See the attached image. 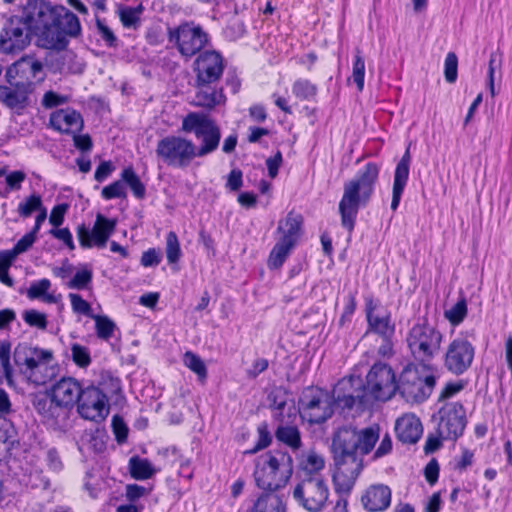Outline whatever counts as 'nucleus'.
<instances>
[{
	"label": "nucleus",
	"mask_w": 512,
	"mask_h": 512,
	"mask_svg": "<svg viewBox=\"0 0 512 512\" xmlns=\"http://www.w3.org/2000/svg\"><path fill=\"white\" fill-rule=\"evenodd\" d=\"M379 438L378 425L360 430L344 426L334 433L331 444L335 465L333 482L338 492H350L363 469V456L373 450Z\"/></svg>",
	"instance_id": "obj_1"
},
{
	"label": "nucleus",
	"mask_w": 512,
	"mask_h": 512,
	"mask_svg": "<svg viewBox=\"0 0 512 512\" xmlns=\"http://www.w3.org/2000/svg\"><path fill=\"white\" fill-rule=\"evenodd\" d=\"M379 170L377 164L369 162L353 179L344 184L339 213L342 226L349 232L354 229L359 208L369 202L374 192Z\"/></svg>",
	"instance_id": "obj_2"
},
{
	"label": "nucleus",
	"mask_w": 512,
	"mask_h": 512,
	"mask_svg": "<svg viewBox=\"0 0 512 512\" xmlns=\"http://www.w3.org/2000/svg\"><path fill=\"white\" fill-rule=\"evenodd\" d=\"M293 472L292 458L282 451L267 452L256 460L254 479L263 490L283 487Z\"/></svg>",
	"instance_id": "obj_3"
},
{
	"label": "nucleus",
	"mask_w": 512,
	"mask_h": 512,
	"mask_svg": "<svg viewBox=\"0 0 512 512\" xmlns=\"http://www.w3.org/2000/svg\"><path fill=\"white\" fill-rule=\"evenodd\" d=\"M50 350L32 347L26 343L18 344L13 359L20 373L35 385H44L50 378L47 364L52 360Z\"/></svg>",
	"instance_id": "obj_4"
},
{
	"label": "nucleus",
	"mask_w": 512,
	"mask_h": 512,
	"mask_svg": "<svg viewBox=\"0 0 512 512\" xmlns=\"http://www.w3.org/2000/svg\"><path fill=\"white\" fill-rule=\"evenodd\" d=\"M436 378L429 366L409 365L400 375L397 389L408 402H423L432 393Z\"/></svg>",
	"instance_id": "obj_5"
},
{
	"label": "nucleus",
	"mask_w": 512,
	"mask_h": 512,
	"mask_svg": "<svg viewBox=\"0 0 512 512\" xmlns=\"http://www.w3.org/2000/svg\"><path fill=\"white\" fill-rule=\"evenodd\" d=\"M182 131L194 133L200 141V146L195 145L196 156L201 158L215 151L221 139V132L214 120L200 112H191L182 120Z\"/></svg>",
	"instance_id": "obj_6"
},
{
	"label": "nucleus",
	"mask_w": 512,
	"mask_h": 512,
	"mask_svg": "<svg viewBox=\"0 0 512 512\" xmlns=\"http://www.w3.org/2000/svg\"><path fill=\"white\" fill-rule=\"evenodd\" d=\"M155 153L160 162L178 169L188 167L197 158L195 144L187 138L175 135L159 140Z\"/></svg>",
	"instance_id": "obj_7"
},
{
	"label": "nucleus",
	"mask_w": 512,
	"mask_h": 512,
	"mask_svg": "<svg viewBox=\"0 0 512 512\" xmlns=\"http://www.w3.org/2000/svg\"><path fill=\"white\" fill-rule=\"evenodd\" d=\"M406 342L416 360L428 361L438 353L442 342V334L424 321L412 326L407 334Z\"/></svg>",
	"instance_id": "obj_8"
},
{
	"label": "nucleus",
	"mask_w": 512,
	"mask_h": 512,
	"mask_svg": "<svg viewBox=\"0 0 512 512\" xmlns=\"http://www.w3.org/2000/svg\"><path fill=\"white\" fill-rule=\"evenodd\" d=\"M333 405V397L328 391L308 387L303 390L299 399V414L303 420L319 424L332 416Z\"/></svg>",
	"instance_id": "obj_9"
},
{
	"label": "nucleus",
	"mask_w": 512,
	"mask_h": 512,
	"mask_svg": "<svg viewBox=\"0 0 512 512\" xmlns=\"http://www.w3.org/2000/svg\"><path fill=\"white\" fill-rule=\"evenodd\" d=\"M328 496V487L320 475L301 478L293 490V498L309 512H320L325 507Z\"/></svg>",
	"instance_id": "obj_10"
},
{
	"label": "nucleus",
	"mask_w": 512,
	"mask_h": 512,
	"mask_svg": "<svg viewBox=\"0 0 512 512\" xmlns=\"http://www.w3.org/2000/svg\"><path fill=\"white\" fill-rule=\"evenodd\" d=\"M31 31L27 11L23 17L9 18L0 31V51L4 54H15L24 50L30 44Z\"/></svg>",
	"instance_id": "obj_11"
},
{
	"label": "nucleus",
	"mask_w": 512,
	"mask_h": 512,
	"mask_svg": "<svg viewBox=\"0 0 512 512\" xmlns=\"http://www.w3.org/2000/svg\"><path fill=\"white\" fill-rule=\"evenodd\" d=\"M168 40L183 57L191 58L208 43V35L200 26L185 22L168 30Z\"/></svg>",
	"instance_id": "obj_12"
},
{
	"label": "nucleus",
	"mask_w": 512,
	"mask_h": 512,
	"mask_svg": "<svg viewBox=\"0 0 512 512\" xmlns=\"http://www.w3.org/2000/svg\"><path fill=\"white\" fill-rule=\"evenodd\" d=\"M366 391L370 402L374 400H389L397 390L396 377L390 366L376 363L366 376Z\"/></svg>",
	"instance_id": "obj_13"
},
{
	"label": "nucleus",
	"mask_w": 512,
	"mask_h": 512,
	"mask_svg": "<svg viewBox=\"0 0 512 512\" xmlns=\"http://www.w3.org/2000/svg\"><path fill=\"white\" fill-rule=\"evenodd\" d=\"M333 402L341 408L365 407L370 402L365 385L357 377L343 378L337 382L332 392Z\"/></svg>",
	"instance_id": "obj_14"
},
{
	"label": "nucleus",
	"mask_w": 512,
	"mask_h": 512,
	"mask_svg": "<svg viewBox=\"0 0 512 512\" xmlns=\"http://www.w3.org/2000/svg\"><path fill=\"white\" fill-rule=\"evenodd\" d=\"M39 2L30 4L27 7V20L30 21L32 31L39 35V39L42 42V46L47 49H64L68 43V40L61 32L56 21L52 23H45L44 18L38 14Z\"/></svg>",
	"instance_id": "obj_15"
},
{
	"label": "nucleus",
	"mask_w": 512,
	"mask_h": 512,
	"mask_svg": "<svg viewBox=\"0 0 512 512\" xmlns=\"http://www.w3.org/2000/svg\"><path fill=\"white\" fill-rule=\"evenodd\" d=\"M77 411L86 420L101 422L110 412L108 397L99 387L87 386L82 389Z\"/></svg>",
	"instance_id": "obj_16"
},
{
	"label": "nucleus",
	"mask_w": 512,
	"mask_h": 512,
	"mask_svg": "<svg viewBox=\"0 0 512 512\" xmlns=\"http://www.w3.org/2000/svg\"><path fill=\"white\" fill-rule=\"evenodd\" d=\"M474 355V346L461 333L448 344L444 357V366L452 374L461 375L470 368Z\"/></svg>",
	"instance_id": "obj_17"
},
{
	"label": "nucleus",
	"mask_w": 512,
	"mask_h": 512,
	"mask_svg": "<svg viewBox=\"0 0 512 512\" xmlns=\"http://www.w3.org/2000/svg\"><path fill=\"white\" fill-rule=\"evenodd\" d=\"M466 422L465 409L461 403H446L439 410L437 434L443 440H456L463 434Z\"/></svg>",
	"instance_id": "obj_18"
},
{
	"label": "nucleus",
	"mask_w": 512,
	"mask_h": 512,
	"mask_svg": "<svg viewBox=\"0 0 512 512\" xmlns=\"http://www.w3.org/2000/svg\"><path fill=\"white\" fill-rule=\"evenodd\" d=\"M117 220L109 219L102 214H97L95 223L91 230L85 225H80L77 228V237L80 245L83 248H91L96 246L98 248L105 247L109 237L114 233Z\"/></svg>",
	"instance_id": "obj_19"
},
{
	"label": "nucleus",
	"mask_w": 512,
	"mask_h": 512,
	"mask_svg": "<svg viewBox=\"0 0 512 512\" xmlns=\"http://www.w3.org/2000/svg\"><path fill=\"white\" fill-rule=\"evenodd\" d=\"M224 59L220 53L208 50L200 53L194 62L197 86L217 82L224 71Z\"/></svg>",
	"instance_id": "obj_20"
},
{
	"label": "nucleus",
	"mask_w": 512,
	"mask_h": 512,
	"mask_svg": "<svg viewBox=\"0 0 512 512\" xmlns=\"http://www.w3.org/2000/svg\"><path fill=\"white\" fill-rule=\"evenodd\" d=\"M38 9V14L40 17L44 18L43 21H46L45 23H52L53 21H56L66 39L68 36L76 37L80 34V22L74 13L64 9L63 7L59 9L53 8L45 2H39Z\"/></svg>",
	"instance_id": "obj_21"
},
{
	"label": "nucleus",
	"mask_w": 512,
	"mask_h": 512,
	"mask_svg": "<svg viewBox=\"0 0 512 512\" xmlns=\"http://www.w3.org/2000/svg\"><path fill=\"white\" fill-rule=\"evenodd\" d=\"M366 318L368 329L363 339H370L377 336H394L395 324L391 320V314L378 307L372 300L366 303Z\"/></svg>",
	"instance_id": "obj_22"
},
{
	"label": "nucleus",
	"mask_w": 512,
	"mask_h": 512,
	"mask_svg": "<svg viewBox=\"0 0 512 512\" xmlns=\"http://www.w3.org/2000/svg\"><path fill=\"white\" fill-rule=\"evenodd\" d=\"M6 77L9 82L19 77L23 80L20 83L31 84L34 87V81L42 82L45 78L43 64L34 56H23L7 70Z\"/></svg>",
	"instance_id": "obj_23"
},
{
	"label": "nucleus",
	"mask_w": 512,
	"mask_h": 512,
	"mask_svg": "<svg viewBox=\"0 0 512 512\" xmlns=\"http://www.w3.org/2000/svg\"><path fill=\"white\" fill-rule=\"evenodd\" d=\"M11 86L0 85V102L14 113L21 115L30 105L31 84L9 82Z\"/></svg>",
	"instance_id": "obj_24"
},
{
	"label": "nucleus",
	"mask_w": 512,
	"mask_h": 512,
	"mask_svg": "<svg viewBox=\"0 0 512 512\" xmlns=\"http://www.w3.org/2000/svg\"><path fill=\"white\" fill-rule=\"evenodd\" d=\"M82 389L80 383L75 378L62 377L52 385L50 396L53 397L54 401L70 410L78 403Z\"/></svg>",
	"instance_id": "obj_25"
},
{
	"label": "nucleus",
	"mask_w": 512,
	"mask_h": 512,
	"mask_svg": "<svg viewBox=\"0 0 512 512\" xmlns=\"http://www.w3.org/2000/svg\"><path fill=\"white\" fill-rule=\"evenodd\" d=\"M49 121L53 129L66 134L79 133L84 125L81 114L72 108L54 111Z\"/></svg>",
	"instance_id": "obj_26"
},
{
	"label": "nucleus",
	"mask_w": 512,
	"mask_h": 512,
	"mask_svg": "<svg viewBox=\"0 0 512 512\" xmlns=\"http://www.w3.org/2000/svg\"><path fill=\"white\" fill-rule=\"evenodd\" d=\"M361 503L369 512H382L390 506L391 490L384 484L371 485L362 494Z\"/></svg>",
	"instance_id": "obj_27"
},
{
	"label": "nucleus",
	"mask_w": 512,
	"mask_h": 512,
	"mask_svg": "<svg viewBox=\"0 0 512 512\" xmlns=\"http://www.w3.org/2000/svg\"><path fill=\"white\" fill-rule=\"evenodd\" d=\"M33 404L36 411L51 425L60 424L68 417L69 410L54 401L52 396L38 395Z\"/></svg>",
	"instance_id": "obj_28"
},
{
	"label": "nucleus",
	"mask_w": 512,
	"mask_h": 512,
	"mask_svg": "<svg viewBox=\"0 0 512 512\" xmlns=\"http://www.w3.org/2000/svg\"><path fill=\"white\" fill-rule=\"evenodd\" d=\"M411 155L409 147L406 149L394 172L391 209L395 211L400 203L402 193L407 184L410 171Z\"/></svg>",
	"instance_id": "obj_29"
},
{
	"label": "nucleus",
	"mask_w": 512,
	"mask_h": 512,
	"mask_svg": "<svg viewBox=\"0 0 512 512\" xmlns=\"http://www.w3.org/2000/svg\"><path fill=\"white\" fill-rule=\"evenodd\" d=\"M395 431L401 442L414 444L420 439L423 427L419 418L414 414H404L397 419Z\"/></svg>",
	"instance_id": "obj_30"
},
{
	"label": "nucleus",
	"mask_w": 512,
	"mask_h": 512,
	"mask_svg": "<svg viewBox=\"0 0 512 512\" xmlns=\"http://www.w3.org/2000/svg\"><path fill=\"white\" fill-rule=\"evenodd\" d=\"M285 403L282 402L278 404L277 410L279 413L275 414V417L279 419L281 424L276 430V438L285 443L287 446H289L293 450H297L301 447V435L296 426L288 425L284 422V419L282 418V410L285 409Z\"/></svg>",
	"instance_id": "obj_31"
},
{
	"label": "nucleus",
	"mask_w": 512,
	"mask_h": 512,
	"mask_svg": "<svg viewBox=\"0 0 512 512\" xmlns=\"http://www.w3.org/2000/svg\"><path fill=\"white\" fill-rule=\"evenodd\" d=\"M324 466L325 459L323 455L314 449H310L301 455L299 462L300 476L303 478L319 475L318 472L321 471Z\"/></svg>",
	"instance_id": "obj_32"
},
{
	"label": "nucleus",
	"mask_w": 512,
	"mask_h": 512,
	"mask_svg": "<svg viewBox=\"0 0 512 512\" xmlns=\"http://www.w3.org/2000/svg\"><path fill=\"white\" fill-rule=\"evenodd\" d=\"M301 216L292 212L285 219L279 221L277 231L281 234L280 240L290 241L295 245L301 227Z\"/></svg>",
	"instance_id": "obj_33"
},
{
	"label": "nucleus",
	"mask_w": 512,
	"mask_h": 512,
	"mask_svg": "<svg viewBox=\"0 0 512 512\" xmlns=\"http://www.w3.org/2000/svg\"><path fill=\"white\" fill-rule=\"evenodd\" d=\"M200 87L194 99L196 106L212 109L225 103L226 98L221 89H212L207 85H201Z\"/></svg>",
	"instance_id": "obj_34"
},
{
	"label": "nucleus",
	"mask_w": 512,
	"mask_h": 512,
	"mask_svg": "<svg viewBox=\"0 0 512 512\" xmlns=\"http://www.w3.org/2000/svg\"><path fill=\"white\" fill-rule=\"evenodd\" d=\"M250 512H286V505L278 495L265 493L257 498Z\"/></svg>",
	"instance_id": "obj_35"
},
{
	"label": "nucleus",
	"mask_w": 512,
	"mask_h": 512,
	"mask_svg": "<svg viewBox=\"0 0 512 512\" xmlns=\"http://www.w3.org/2000/svg\"><path fill=\"white\" fill-rule=\"evenodd\" d=\"M129 469L133 478L145 480L151 478L156 470L148 459L133 456L129 460Z\"/></svg>",
	"instance_id": "obj_36"
},
{
	"label": "nucleus",
	"mask_w": 512,
	"mask_h": 512,
	"mask_svg": "<svg viewBox=\"0 0 512 512\" xmlns=\"http://www.w3.org/2000/svg\"><path fill=\"white\" fill-rule=\"evenodd\" d=\"M293 247L294 245L290 241L279 239L270 253L268 259L269 268L277 269L281 267Z\"/></svg>",
	"instance_id": "obj_37"
},
{
	"label": "nucleus",
	"mask_w": 512,
	"mask_h": 512,
	"mask_svg": "<svg viewBox=\"0 0 512 512\" xmlns=\"http://www.w3.org/2000/svg\"><path fill=\"white\" fill-rule=\"evenodd\" d=\"M394 336H377L364 341L372 342L373 350L383 358H389L394 354Z\"/></svg>",
	"instance_id": "obj_38"
},
{
	"label": "nucleus",
	"mask_w": 512,
	"mask_h": 512,
	"mask_svg": "<svg viewBox=\"0 0 512 512\" xmlns=\"http://www.w3.org/2000/svg\"><path fill=\"white\" fill-rule=\"evenodd\" d=\"M467 315V302L464 297L460 298L453 306L444 311V317L453 325L457 326L463 322Z\"/></svg>",
	"instance_id": "obj_39"
},
{
	"label": "nucleus",
	"mask_w": 512,
	"mask_h": 512,
	"mask_svg": "<svg viewBox=\"0 0 512 512\" xmlns=\"http://www.w3.org/2000/svg\"><path fill=\"white\" fill-rule=\"evenodd\" d=\"M121 178L124 185L127 184L130 187L135 197L141 199L145 196V186L131 167L122 171Z\"/></svg>",
	"instance_id": "obj_40"
},
{
	"label": "nucleus",
	"mask_w": 512,
	"mask_h": 512,
	"mask_svg": "<svg viewBox=\"0 0 512 512\" xmlns=\"http://www.w3.org/2000/svg\"><path fill=\"white\" fill-rule=\"evenodd\" d=\"M184 365L193 371L200 380L207 377V369L204 361L195 353L187 351L183 356Z\"/></svg>",
	"instance_id": "obj_41"
},
{
	"label": "nucleus",
	"mask_w": 512,
	"mask_h": 512,
	"mask_svg": "<svg viewBox=\"0 0 512 512\" xmlns=\"http://www.w3.org/2000/svg\"><path fill=\"white\" fill-rule=\"evenodd\" d=\"M364 77H365V61L361 55V51L356 49L355 56L352 64V75L351 78L356 84L357 89L361 92L364 88Z\"/></svg>",
	"instance_id": "obj_42"
},
{
	"label": "nucleus",
	"mask_w": 512,
	"mask_h": 512,
	"mask_svg": "<svg viewBox=\"0 0 512 512\" xmlns=\"http://www.w3.org/2000/svg\"><path fill=\"white\" fill-rule=\"evenodd\" d=\"M292 92L301 100H309L316 95L317 87L309 80L298 79L293 84Z\"/></svg>",
	"instance_id": "obj_43"
},
{
	"label": "nucleus",
	"mask_w": 512,
	"mask_h": 512,
	"mask_svg": "<svg viewBox=\"0 0 512 512\" xmlns=\"http://www.w3.org/2000/svg\"><path fill=\"white\" fill-rule=\"evenodd\" d=\"M95 321L97 336L101 339L108 340L112 337L115 330V323L107 316L93 315L91 317Z\"/></svg>",
	"instance_id": "obj_44"
},
{
	"label": "nucleus",
	"mask_w": 512,
	"mask_h": 512,
	"mask_svg": "<svg viewBox=\"0 0 512 512\" xmlns=\"http://www.w3.org/2000/svg\"><path fill=\"white\" fill-rule=\"evenodd\" d=\"M11 357V344L8 341H0V364L3 369V374L8 382L11 381L13 376V368L10 363Z\"/></svg>",
	"instance_id": "obj_45"
},
{
	"label": "nucleus",
	"mask_w": 512,
	"mask_h": 512,
	"mask_svg": "<svg viewBox=\"0 0 512 512\" xmlns=\"http://www.w3.org/2000/svg\"><path fill=\"white\" fill-rule=\"evenodd\" d=\"M166 257L170 264L178 262L181 257V249L178 237L173 231H170L166 237Z\"/></svg>",
	"instance_id": "obj_46"
},
{
	"label": "nucleus",
	"mask_w": 512,
	"mask_h": 512,
	"mask_svg": "<svg viewBox=\"0 0 512 512\" xmlns=\"http://www.w3.org/2000/svg\"><path fill=\"white\" fill-rule=\"evenodd\" d=\"M71 357L73 362L80 368H86L91 363V356L88 348L78 343L72 344Z\"/></svg>",
	"instance_id": "obj_47"
},
{
	"label": "nucleus",
	"mask_w": 512,
	"mask_h": 512,
	"mask_svg": "<svg viewBox=\"0 0 512 512\" xmlns=\"http://www.w3.org/2000/svg\"><path fill=\"white\" fill-rule=\"evenodd\" d=\"M26 179V174L21 170L11 171L6 174V187L3 196H7L11 191H18L22 187V183Z\"/></svg>",
	"instance_id": "obj_48"
},
{
	"label": "nucleus",
	"mask_w": 512,
	"mask_h": 512,
	"mask_svg": "<svg viewBox=\"0 0 512 512\" xmlns=\"http://www.w3.org/2000/svg\"><path fill=\"white\" fill-rule=\"evenodd\" d=\"M42 200L37 194L27 197L23 202L18 205V213L23 217L30 216L34 211L41 210Z\"/></svg>",
	"instance_id": "obj_49"
},
{
	"label": "nucleus",
	"mask_w": 512,
	"mask_h": 512,
	"mask_svg": "<svg viewBox=\"0 0 512 512\" xmlns=\"http://www.w3.org/2000/svg\"><path fill=\"white\" fill-rule=\"evenodd\" d=\"M92 281V271L84 268L78 270L73 278L67 283L68 288L82 290L85 289Z\"/></svg>",
	"instance_id": "obj_50"
},
{
	"label": "nucleus",
	"mask_w": 512,
	"mask_h": 512,
	"mask_svg": "<svg viewBox=\"0 0 512 512\" xmlns=\"http://www.w3.org/2000/svg\"><path fill=\"white\" fill-rule=\"evenodd\" d=\"M141 8L123 7L120 9V20L124 27H135L140 19Z\"/></svg>",
	"instance_id": "obj_51"
},
{
	"label": "nucleus",
	"mask_w": 512,
	"mask_h": 512,
	"mask_svg": "<svg viewBox=\"0 0 512 512\" xmlns=\"http://www.w3.org/2000/svg\"><path fill=\"white\" fill-rule=\"evenodd\" d=\"M68 297L70 299L71 307L74 313L82 314L90 318L93 316L91 305L79 294L70 293Z\"/></svg>",
	"instance_id": "obj_52"
},
{
	"label": "nucleus",
	"mask_w": 512,
	"mask_h": 512,
	"mask_svg": "<svg viewBox=\"0 0 512 512\" xmlns=\"http://www.w3.org/2000/svg\"><path fill=\"white\" fill-rule=\"evenodd\" d=\"M103 198L109 200L113 198H123L126 196V189L123 180H118L104 187L101 192Z\"/></svg>",
	"instance_id": "obj_53"
},
{
	"label": "nucleus",
	"mask_w": 512,
	"mask_h": 512,
	"mask_svg": "<svg viewBox=\"0 0 512 512\" xmlns=\"http://www.w3.org/2000/svg\"><path fill=\"white\" fill-rule=\"evenodd\" d=\"M445 79L449 83H454L457 79L458 59L455 53L449 52L445 58Z\"/></svg>",
	"instance_id": "obj_54"
},
{
	"label": "nucleus",
	"mask_w": 512,
	"mask_h": 512,
	"mask_svg": "<svg viewBox=\"0 0 512 512\" xmlns=\"http://www.w3.org/2000/svg\"><path fill=\"white\" fill-rule=\"evenodd\" d=\"M51 287V282L48 279H41L33 282L27 290V296L30 299L41 298Z\"/></svg>",
	"instance_id": "obj_55"
},
{
	"label": "nucleus",
	"mask_w": 512,
	"mask_h": 512,
	"mask_svg": "<svg viewBox=\"0 0 512 512\" xmlns=\"http://www.w3.org/2000/svg\"><path fill=\"white\" fill-rule=\"evenodd\" d=\"M24 321L30 325L39 329H45L47 326L46 316L36 310H27L23 314Z\"/></svg>",
	"instance_id": "obj_56"
},
{
	"label": "nucleus",
	"mask_w": 512,
	"mask_h": 512,
	"mask_svg": "<svg viewBox=\"0 0 512 512\" xmlns=\"http://www.w3.org/2000/svg\"><path fill=\"white\" fill-rule=\"evenodd\" d=\"M68 102L67 96L59 95L53 91H48L44 94L42 105L45 108H53Z\"/></svg>",
	"instance_id": "obj_57"
},
{
	"label": "nucleus",
	"mask_w": 512,
	"mask_h": 512,
	"mask_svg": "<svg viewBox=\"0 0 512 512\" xmlns=\"http://www.w3.org/2000/svg\"><path fill=\"white\" fill-rule=\"evenodd\" d=\"M96 28L102 39L109 45L114 46L116 37L109 26L101 19L96 20Z\"/></svg>",
	"instance_id": "obj_58"
},
{
	"label": "nucleus",
	"mask_w": 512,
	"mask_h": 512,
	"mask_svg": "<svg viewBox=\"0 0 512 512\" xmlns=\"http://www.w3.org/2000/svg\"><path fill=\"white\" fill-rule=\"evenodd\" d=\"M36 234L29 232L25 234L11 250L16 256L27 251L35 242Z\"/></svg>",
	"instance_id": "obj_59"
},
{
	"label": "nucleus",
	"mask_w": 512,
	"mask_h": 512,
	"mask_svg": "<svg viewBox=\"0 0 512 512\" xmlns=\"http://www.w3.org/2000/svg\"><path fill=\"white\" fill-rule=\"evenodd\" d=\"M464 388L463 381H457V382H449L445 385V387L442 389L439 400L443 401L446 399H449L456 394H458L460 391H462Z\"/></svg>",
	"instance_id": "obj_60"
},
{
	"label": "nucleus",
	"mask_w": 512,
	"mask_h": 512,
	"mask_svg": "<svg viewBox=\"0 0 512 512\" xmlns=\"http://www.w3.org/2000/svg\"><path fill=\"white\" fill-rule=\"evenodd\" d=\"M258 441L256 446L249 450L248 453H256L257 451L266 448L271 442V436L266 426L258 427Z\"/></svg>",
	"instance_id": "obj_61"
},
{
	"label": "nucleus",
	"mask_w": 512,
	"mask_h": 512,
	"mask_svg": "<svg viewBox=\"0 0 512 512\" xmlns=\"http://www.w3.org/2000/svg\"><path fill=\"white\" fill-rule=\"evenodd\" d=\"M67 209H68L67 204H59V205H56L55 207H53V209L50 213L49 222L54 227H59L64 221V215H65Z\"/></svg>",
	"instance_id": "obj_62"
},
{
	"label": "nucleus",
	"mask_w": 512,
	"mask_h": 512,
	"mask_svg": "<svg viewBox=\"0 0 512 512\" xmlns=\"http://www.w3.org/2000/svg\"><path fill=\"white\" fill-rule=\"evenodd\" d=\"M71 135L73 136V142L77 149L83 152L90 151L92 149V140L88 134L79 135L76 133Z\"/></svg>",
	"instance_id": "obj_63"
},
{
	"label": "nucleus",
	"mask_w": 512,
	"mask_h": 512,
	"mask_svg": "<svg viewBox=\"0 0 512 512\" xmlns=\"http://www.w3.org/2000/svg\"><path fill=\"white\" fill-rule=\"evenodd\" d=\"M268 368V361L264 358H258L253 363L251 368L246 371L249 378L255 379L260 373Z\"/></svg>",
	"instance_id": "obj_64"
}]
</instances>
